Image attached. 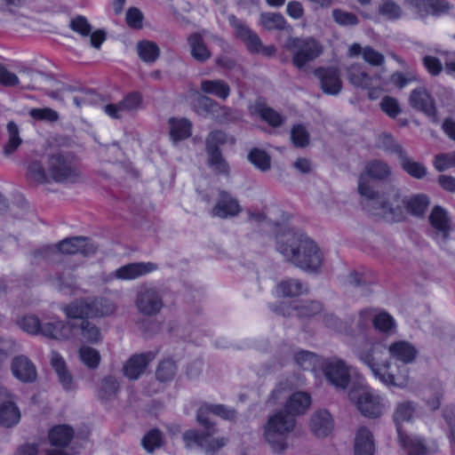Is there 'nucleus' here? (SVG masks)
I'll list each match as a JSON object with an SVG mask.
<instances>
[{"instance_id": "22", "label": "nucleus", "mask_w": 455, "mask_h": 455, "mask_svg": "<svg viewBox=\"0 0 455 455\" xmlns=\"http://www.w3.org/2000/svg\"><path fill=\"white\" fill-rule=\"evenodd\" d=\"M12 371L13 375L23 382H32L36 379L35 365L24 355H19L13 358Z\"/></svg>"}, {"instance_id": "24", "label": "nucleus", "mask_w": 455, "mask_h": 455, "mask_svg": "<svg viewBox=\"0 0 455 455\" xmlns=\"http://www.w3.org/2000/svg\"><path fill=\"white\" fill-rule=\"evenodd\" d=\"M391 357L404 364L411 363L418 355L416 347L407 341H395L388 347Z\"/></svg>"}, {"instance_id": "47", "label": "nucleus", "mask_w": 455, "mask_h": 455, "mask_svg": "<svg viewBox=\"0 0 455 455\" xmlns=\"http://www.w3.org/2000/svg\"><path fill=\"white\" fill-rule=\"evenodd\" d=\"M137 52L140 60L144 62H155L160 55V49L152 41L143 40L137 44Z\"/></svg>"}, {"instance_id": "31", "label": "nucleus", "mask_w": 455, "mask_h": 455, "mask_svg": "<svg viewBox=\"0 0 455 455\" xmlns=\"http://www.w3.org/2000/svg\"><path fill=\"white\" fill-rule=\"evenodd\" d=\"M360 54L363 55L364 61L371 66L379 67L384 64L385 57L381 52L376 51L371 46L363 48L359 44H353L348 49V55L350 57H356Z\"/></svg>"}, {"instance_id": "19", "label": "nucleus", "mask_w": 455, "mask_h": 455, "mask_svg": "<svg viewBox=\"0 0 455 455\" xmlns=\"http://www.w3.org/2000/svg\"><path fill=\"white\" fill-rule=\"evenodd\" d=\"M156 355L157 351H148L132 355L124 365V374L132 380L139 379Z\"/></svg>"}, {"instance_id": "61", "label": "nucleus", "mask_w": 455, "mask_h": 455, "mask_svg": "<svg viewBox=\"0 0 455 455\" xmlns=\"http://www.w3.org/2000/svg\"><path fill=\"white\" fill-rule=\"evenodd\" d=\"M434 166L438 172H444L455 167V150L450 153H442L435 156Z\"/></svg>"}, {"instance_id": "16", "label": "nucleus", "mask_w": 455, "mask_h": 455, "mask_svg": "<svg viewBox=\"0 0 455 455\" xmlns=\"http://www.w3.org/2000/svg\"><path fill=\"white\" fill-rule=\"evenodd\" d=\"M242 211L238 200L228 191L220 189L219 197L212 209V215L220 219H228L237 216Z\"/></svg>"}, {"instance_id": "15", "label": "nucleus", "mask_w": 455, "mask_h": 455, "mask_svg": "<svg viewBox=\"0 0 455 455\" xmlns=\"http://www.w3.org/2000/svg\"><path fill=\"white\" fill-rule=\"evenodd\" d=\"M157 269V265L153 262H133L129 263L110 273L105 279L106 282L114 279L133 280L149 274Z\"/></svg>"}, {"instance_id": "57", "label": "nucleus", "mask_w": 455, "mask_h": 455, "mask_svg": "<svg viewBox=\"0 0 455 455\" xmlns=\"http://www.w3.org/2000/svg\"><path fill=\"white\" fill-rule=\"evenodd\" d=\"M17 324L22 331L29 334L39 335L40 333L41 321L36 315H24L17 320Z\"/></svg>"}, {"instance_id": "10", "label": "nucleus", "mask_w": 455, "mask_h": 455, "mask_svg": "<svg viewBox=\"0 0 455 455\" xmlns=\"http://www.w3.org/2000/svg\"><path fill=\"white\" fill-rule=\"evenodd\" d=\"M134 305L141 315L156 316L162 311L164 305L163 293L156 286L143 284L136 292Z\"/></svg>"}, {"instance_id": "53", "label": "nucleus", "mask_w": 455, "mask_h": 455, "mask_svg": "<svg viewBox=\"0 0 455 455\" xmlns=\"http://www.w3.org/2000/svg\"><path fill=\"white\" fill-rule=\"evenodd\" d=\"M208 164L218 174H228L229 167L220 150H206Z\"/></svg>"}, {"instance_id": "21", "label": "nucleus", "mask_w": 455, "mask_h": 455, "mask_svg": "<svg viewBox=\"0 0 455 455\" xmlns=\"http://www.w3.org/2000/svg\"><path fill=\"white\" fill-rule=\"evenodd\" d=\"M70 328L59 318L41 321L40 333L47 339L63 340L69 338Z\"/></svg>"}, {"instance_id": "32", "label": "nucleus", "mask_w": 455, "mask_h": 455, "mask_svg": "<svg viewBox=\"0 0 455 455\" xmlns=\"http://www.w3.org/2000/svg\"><path fill=\"white\" fill-rule=\"evenodd\" d=\"M431 226L442 234L443 239H448L451 232L450 219L447 212L441 206L435 205L428 217Z\"/></svg>"}, {"instance_id": "30", "label": "nucleus", "mask_w": 455, "mask_h": 455, "mask_svg": "<svg viewBox=\"0 0 455 455\" xmlns=\"http://www.w3.org/2000/svg\"><path fill=\"white\" fill-rule=\"evenodd\" d=\"M308 291V287L295 278L283 280L276 286V293L283 298L298 297L301 294H307Z\"/></svg>"}, {"instance_id": "9", "label": "nucleus", "mask_w": 455, "mask_h": 455, "mask_svg": "<svg viewBox=\"0 0 455 455\" xmlns=\"http://www.w3.org/2000/svg\"><path fill=\"white\" fill-rule=\"evenodd\" d=\"M228 19L235 30V36L245 44L251 53L261 54L265 57L275 55L277 49L274 44L264 46L259 36L234 14H230Z\"/></svg>"}, {"instance_id": "48", "label": "nucleus", "mask_w": 455, "mask_h": 455, "mask_svg": "<svg viewBox=\"0 0 455 455\" xmlns=\"http://www.w3.org/2000/svg\"><path fill=\"white\" fill-rule=\"evenodd\" d=\"M170 135L175 141L188 139L191 135L192 124L188 119H170Z\"/></svg>"}, {"instance_id": "60", "label": "nucleus", "mask_w": 455, "mask_h": 455, "mask_svg": "<svg viewBox=\"0 0 455 455\" xmlns=\"http://www.w3.org/2000/svg\"><path fill=\"white\" fill-rule=\"evenodd\" d=\"M196 108L199 115L205 116L211 114L214 116L215 113L219 112L220 105L206 96H200L196 100Z\"/></svg>"}, {"instance_id": "13", "label": "nucleus", "mask_w": 455, "mask_h": 455, "mask_svg": "<svg viewBox=\"0 0 455 455\" xmlns=\"http://www.w3.org/2000/svg\"><path fill=\"white\" fill-rule=\"evenodd\" d=\"M410 106L426 115L434 123H438L435 101L425 87H418L411 91L409 97Z\"/></svg>"}, {"instance_id": "6", "label": "nucleus", "mask_w": 455, "mask_h": 455, "mask_svg": "<svg viewBox=\"0 0 455 455\" xmlns=\"http://www.w3.org/2000/svg\"><path fill=\"white\" fill-rule=\"evenodd\" d=\"M47 170L52 182L76 184L83 180L77 158L69 152H56L47 157Z\"/></svg>"}, {"instance_id": "3", "label": "nucleus", "mask_w": 455, "mask_h": 455, "mask_svg": "<svg viewBox=\"0 0 455 455\" xmlns=\"http://www.w3.org/2000/svg\"><path fill=\"white\" fill-rule=\"evenodd\" d=\"M358 193L364 197V208L371 215L387 222L405 220L404 197L395 192L389 197L375 191L363 175L359 176Z\"/></svg>"}, {"instance_id": "8", "label": "nucleus", "mask_w": 455, "mask_h": 455, "mask_svg": "<svg viewBox=\"0 0 455 455\" xmlns=\"http://www.w3.org/2000/svg\"><path fill=\"white\" fill-rule=\"evenodd\" d=\"M285 48L291 55L292 65L299 70L305 69L323 52L321 43L313 36H291L286 41Z\"/></svg>"}, {"instance_id": "42", "label": "nucleus", "mask_w": 455, "mask_h": 455, "mask_svg": "<svg viewBox=\"0 0 455 455\" xmlns=\"http://www.w3.org/2000/svg\"><path fill=\"white\" fill-rule=\"evenodd\" d=\"M70 330L79 329L82 339L87 343H98L101 339V333L96 324L87 321H82L79 324L76 323H69Z\"/></svg>"}, {"instance_id": "44", "label": "nucleus", "mask_w": 455, "mask_h": 455, "mask_svg": "<svg viewBox=\"0 0 455 455\" xmlns=\"http://www.w3.org/2000/svg\"><path fill=\"white\" fill-rule=\"evenodd\" d=\"M120 389L117 379L112 375L104 377L98 389V396L101 401H110L116 397Z\"/></svg>"}, {"instance_id": "62", "label": "nucleus", "mask_w": 455, "mask_h": 455, "mask_svg": "<svg viewBox=\"0 0 455 455\" xmlns=\"http://www.w3.org/2000/svg\"><path fill=\"white\" fill-rule=\"evenodd\" d=\"M29 116L37 121L56 122L59 120V114L50 108H31Z\"/></svg>"}, {"instance_id": "29", "label": "nucleus", "mask_w": 455, "mask_h": 455, "mask_svg": "<svg viewBox=\"0 0 455 455\" xmlns=\"http://www.w3.org/2000/svg\"><path fill=\"white\" fill-rule=\"evenodd\" d=\"M51 365L54 369L59 381L65 390H72L75 387L73 377L66 366L64 359L57 352H52Z\"/></svg>"}, {"instance_id": "14", "label": "nucleus", "mask_w": 455, "mask_h": 455, "mask_svg": "<svg viewBox=\"0 0 455 455\" xmlns=\"http://www.w3.org/2000/svg\"><path fill=\"white\" fill-rule=\"evenodd\" d=\"M57 249L60 254L73 255L82 254L84 257L93 255L97 251V246L85 236H73L60 241Z\"/></svg>"}, {"instance_id": "64", "label": "nucleus", "mask_w": 455, "mask_h": 455, "mask_svg": "<svg viewBox=\"0 0 455 455\" xmlns=\"http://www.w3.org/2000/svg\"><path fill=\"white\" fill-rule=\"evenodd\" d=\"M443 416L448 427V438L455 444V407H446Z\"/></svg>"}, {"instance_id": "5", "label": "nucleus", "mask_w": 455, "mask_h": 455, "mask_svg": "<svg viewBox=\"0 0 455 455\" xmlns=\"http://www.w3.org/2000/svg\"><path fill=\"white\" fill-rule=\"evenodd\" d=\"M115 304L103 297L76 299L63 306L62 311L68 319L87 321L89 318L104 317L113 314Z\"/></svg>"}, {"instance_id": "20", "label": "nucleus", "mask_w": 455, "mask_h": 455, "mask_svg": "<svg viewBox=\"0 0 455 455\" xmlns=\"http://www.w3.org/2000/svg\"><path fill=\"white\" fill-rule=\"evenodd\" d=\"M315 75L320 79L323 92L336 95L341 91L342 83L338 69L319 68L315 70Z\"/></svg>"}, {"instance_id": "34", "label": "nucleus", "mask_w": 455, "mask_h": 455, "mask_svg": "<svg viewBox=\"0 0 455 455\" xmlns=\"http://www.w3.org/2000/svg\"><path fill=\"white\" fill-rule=\"evenodd\" d=\"M47 167L38 160H32L27 166L26 178L27 180L36 185L49 184L52 179L49 175Z\"/></svg>"}, {"instance_id": "46", "label": "nucleus", "mask_w": 455, "mask_h": 455, "mask_svg": "<svg viewBox=\"0 0 455 455\" xmlns=\"http://www.w3.org/2000/svg\"><path fill=\"white\" fill-rule=\"evenodd\" d=\"M200 87L204 93L213 94L222 100H226L230 94V87L223 80H204Z\"/></svg>"}, {"instance_id": "40", "label": "nucleus", "mask_w": 455, "mask_h": 455, "mask_svg": "<svg viewBox=\"0 0 455 455\" xmlns=\"http://www.w3.org/2000/svg\"><path fill=\"white\" fill-rule=\"evenodd\" d=\"M7 141L4 145L3 153L5 156H12L22 144L23 140L20 135V128L13 121L6 124Z\"/></svg>"}, {"instance_id": "36", "label": "nucleus", "mask_w": 455, "mask_h": 455, "mask_svg": "<svg viewBox=\"0 0 455 455\" xmlns=\"http://www.w3.org/2000/svg\"><path fill=\"white\" fill-rule=\"evenodd\" d=\"M397 434L400 446L408 455H425L427 453V447L419 437L408 435L403 431Z\"/></svg>"}, {"instance_id": "25", "label": "nucleus", "mask_w": 455, "mask_h": 455, "mask_svg": "<svg viewBox=\"0 0 455 455\" xmlns=\"http://www.w3.org/2000/svg\"><path fill=\"white\" fill-rule=\"evenodd\" d=\"M375 447L372 433L365 427H361L355 437V455H374Z\"/></svg>"}, {"instance_id": "2", "label": "nucleus", "mask_w": 455, "mask_h": 455, "mask_svg": "<svg viewBox=\"0 0 455 455\" xmlns=\"http://www.w3.org/2000/svg\"><path fill=\"white\" fill-rule=\"evenodd\" d=\"M210 412L228 420H233L236 416L234 409L228 408L223 404H204L197 411L196 420L205 428V431L199 433L196 430H188L184 433L183 438L188 443V446L193 442L204 449L207 454H213L225 446L228 440L225 437H212L217 429L208 417Z\"/></svg>"}, {"instance_id": "49", "label": "nucleus", "mask_w": 455, "mask_h": 455, "mask_svg": "<svg viewBox=\"0 0 455 455\" xmlns=\"http://www.w3.org/2000/svg\"><path fill=\"white\" fill-rule=\"evenodd\" d=\"M247 158L261 172H267L271 168V156L263 149L258 148L251 149Z\"/></svg>"}, {"instance_id": "7", "label": "nucleus", "mask_w": 455, "mask_h": 455, "mask_svg": "<svg viewBox=\"0 0 455 455\" xmlns=\"http://www.w3.org/2000/svg\"><path fill=\"white\" fill-rule=\"evenodd\" d=\"M295 424V418L286 411H279L269 417L264 427V437L275 452H283L287 448L286 438Z\"/></svg>"}, {"instance_id": "38", "label": "nucleus", "mask_w": 455, "mask_h": 455, "mask_svg": "<svg viewBox=\"0 0 455 455\" xmlns=\"http://www.w3.org/2000/svg\"><path fill=\"white\" fill-rule=\"evenodd\" d=\"M294 310L298 317L309 319L323 312L324 306L320 300L306 299L295 304Z\"/></svg>"}, {"instance_id": "37", "label": "nucleus", "mask_w": 455, "mask_h": 455, "mask_svg": "<svg viewBox=\"0 0 455 455\" xmlns=\"http://www.w3.org/2000/svg\"><path fill=\"white\" fill-rule=\"evenodd\" d=\"M365 178L370 177L377 180H387L392 176V169L390 165L381 160H372L367 163L364 173ZM368 180V179H366Z\"/></svg>"}, {"instance_id": "26", "label": "nucleus", "mask_w": 455, "mask_h": 455, "mask_svg": "<svg viewBox=\"0 0 455 455\" xmlns=\"http://www.w3.org/2000/svg\"><path fill=\"white\" fill-rule=\"evenodd\" d=\"M191 56L198 62L204 63L212 57V52L201 33L194 32L188 37Z\"/></svg>"}, {"instance_id": "27", "label": "nucleus", "mask_w": 455, "mask_h": 455, "mask_svg": "<svg viewBox=\"0 0 455 455\" xmlns=\"http://www.w3.org/2000/svg\"><path fill=\"white\" fill-rule=\"evenodd\" d=\"M311 396L308 393L298 391L289 395L285 403V411L294 418L304 414L311 405Z\"/></svg>"}, {"instance_id": "39", "label": "nucleus", "mask_w": 455, "mask_h": 455, "mask_svg": "<svg viewBox=\"0 0 455 455\" xmlns=\"http://www.w3.org/2000/svg\"><path fill=\"white\" fill-rule=\"evenodd\" d=\"M416 410V404L411 401L399 403L393 413V420L395 424L396 431H403L402 423L411 421Z\"/></svg>"}, {"instance_id": "35", "label": "nucleus", "mask_w": 455, "mask_h": 455, "mask_svg": "<svg viewBox=\"0 0 455 455\" xmlns=\"http://www.w3.org/2000/svg\"><path fill=\"white\" fill-rule=\"evenodd\" d=\"M348 81L355 87L367 89L371 86L372 78L363 64L355 63L347 69Z\"/></svg>"}, {"instance_id": "18", "label": "nucleus", "mask_w": 455, "mask_h": 455, "mask_svg": "<svg viewBox=\"0 0 455 455\" xmlns=\"http://www.w3.org/2000/svg\"><path fill=\"white\" fill-rule=\"evenodd\" d=\"M142 103V96L138 92H132L126 95L117 104H108L104 107L106 114L110 117L119 119L123 113L137 110Z\"/></svg>"}, {"instance_id": "55", "label": "nucleus", "mask_w": 455, "mask_h": 455, "mask_svg": "<svg viewBox=\"0 0 455 455\" xmlns=\"http://www.w3.org/2000/svg\"><path fill=\"white\" fill-rule=\"evenodd\" d=\"M75 275L70 271L56 272L52 283L60 291L70 290L75 286Z\"/></svg>"}, {"instance_id": "4", "label": "nucleus", "mask_w": 455, "mask_h": 455, "mask_svg": "<svg viewBox=\"0 0 455 455\" xmlns=\"http://www.w3.org/2000/svg\"><path fill=\"white\" fill-rule=\"evenodd\" d=\"M355 353L358 358L365 363L371 371L375 378L379 379L387 386L404 387L409 378L408 370L403 367L398 373L390 371L391 363L385 362L379 363L376 355L379 347L371 345L368 348L355 347Z\"/></svg>"}, {"instance_id": "58", "label": "nucleus", "mask_w": 455, "mask_h": 455, "mask_svg": "<svg viewBox=\"0 0 455 455\" xmlns=\"http://www.w3.org/2000/svg\"><path fill=\"white\" fill-rule=\"evenodd\" d=\"M79 355L82 362L91 369L97 368L100 362V353L91 347H82L79 350Z\"/></svg>"}, {"instance_id": "41", "label": "nucleus", "mask_w": 455, "mask_h": 455, "mask_svg": "<svg viewBox=\"0 0 455 455\" xmlns=\"http://www.w3.org/2000/svg\"><path fill=\"white\" fill-rule=\"evenodd\" d=\"M74 429L68 425H59L49 432V440L52 445L66 447L74 437Z\"/></svg>"}, {"instance_id": "51", "label": "nucleus", "mask_w": 455, "mask_h": 455, "mask_svg": "<svg viewBox=\"0 0 455 455\" xmlns=\"http://www.w3.org/2000/svg\"><path fill=\"white\" fill-rule=\"evenodd\" d=\"M260 23L267 30H283L286 20L281 13L267 12L260 15Z\"/></svg>"}, {"instance_id": "28", "label": "nucleus", "mask_w": 455, "mask_h": 455, "mask_svg": "<svg viewBox=\"0 0 455 455\" xmlns=\"http://www.w3.org/2000/svg\"><path fill=\"white\" fill-rule=\"evenodd\" d=\"M398 161L401 169L415 180H423L427 174V168L426 165L422 162L415 161L413 157L410 156L408 151H405L398 158Z\"/></svg>"}, {"instance_id": "52", "label": "nucleus", "mask_w": 455, "mask_h": 455, "mask_svg": "<svg viewBox=\"0 0 455 455\" xmlns=\"http://www.w3.org/2000/svg\"><path fill=\"white\" fill-rule=\"evenodd\" d=\"M73 101L77 108H82L87 105L99 104L102 101V98L94 91L80 88L78 94L74 97Z\"/></svg>"}, {"instance_id": "45", "label": "nucleus", "mask_w": 455, "mask_h": 455, "mask_svg": "<svg viewBox=\"0 0 455 455\" xmlns=\"http://www.w3.org/2000/svg\"><path fill=\"white\" fill-rule=\"evenodd\" d=\"M254 109L262 120L273 127H279L283 123V116L275 109L267 107L265 102L261 100L255 102Z\"/></svg>"}, {"instance_id": "1", "label": "nucleus", "mask_w": 455, "mask_h": 455, "mask_svg": "<svg viewBox=\"0 0 455 455\" xmlns=\"http://www.w3.org/2000/svg\"><path fill=\"white\" fill-rule=\"evenodd\" d=\"M276 251L285 260L309 274H318L323 265V254L310 237L288 229L276 235Z\"/></svg>"}, {"instance_id": "63", "label": "nucleus", "mask_w": 455, "mask_h": 455, "mask_svg": "<svg viewBox=\"0 0 455 455\" xmlns=\"http://www.w3.org/2000/svg\"><path fill=\"white\" fill-rule=\"evenodd\" d=\"M69 28L82 36H88L92 32V26L88 20L82 15H77L70 20Z\"/></svg>"}, {"instance_id": "50", "label": "nucleus", "mask_w": 455, "mask_h": 455, "mask_svg": "<svg viewBox=\"0 0 455 455\" xmlns=\"http://www.w3.org/2000/svg\"><path fill=\"white\" fill-rule=\"evenodd\" d=\"M177 365L176 363L171 359L166 358L162 360L156 370V378L160 382H168L174 379L176 375Z\"/></svg>"}, {"instance_id": "59", "label": "nucleus", "mask_w": 455, "mask_h": 455, "mask_svg": "<svg viewBox=\"0 0 455 455\" xmlns=\"http://www.w3.org/2000/svg\"><path fill=\"white\" fill-rule=\"evenodd\" d=\"M291 139L297 148H305L309 144V133L302 124H296L291 128Z\"/></svg>"}, {"instance_id": "17", "label": "nucleus", "mask_w": 455, "mask_h": 455, "mask_svg": "<svg viewBox=\"0 0 455 455\" xmlns=\"http://www.w3.org/2000/svg\"><path fill=\"white\" fill-rule=\"evenodd\" d=\"M411 5L421 17L439 16L447 13L452 5L447 0H403Z\"/></svg>"}, {"instance_id": "23", "label": "nucleus", "mask_w": 455, "mask_h": 455, "mask_svg": "<svg viewBox=\"0 0 455 455\" xmlns=\"http://www.w3.org/2000/svg\"><path fill=\"white\" fill-rule=\"evenodd\" d=\"M310 428L317 437L327 436L333 429V420L331 414L325 410L315 412L311 417Z\"/></svg>"}, {"instance_id": "33", "label": "nucleus", "mask_w": 455, "mask_h": 455, "mask_svg": "<svg viewBox=\"0 0 455 455\" xmlns=\"http://www.w3.org/2000/svg\"><path fill=\"white\" fill-rule=\"evenodd\" d=\"M405 214L410 213L416 218H423L430 204L429 197L425 194L404 197Z\"/></svg>"}, {"instance_id": "56", "label": "nucleus", "mask_w": 455, "mask_h": 455, "mask_svg": "<svg viewBox=\"0 0 455 455\" xmlns=\"http://www.w3.org/2000/svg\"><path fill=\"white\" fill-rule=\"evenodd\" d=\"M373 327L380 332L387 333L395 327L394 318L385 311H377L373 317Z\"/></svg>"}, {"instance_id": "54", "label": "nucleus", "mask_w": 455, "mask_h": 455, "mask_svg": "<svg viewBox=\"0 0 455 455\" xmlns=\"http://www.w3.org/2000/svg\"><path fill=\"white\" fill-rule=\"evenodd\" d=\"M379 145L381 148L387 153L395 154L399 158L406 150L403 148V146L397 143L392 135L387 133H383L379 138Z\"/></svg>"}, {"instance_id": "43", "label": "nucleus", "mask_w": 455, "mask_h": 455, "mask_svg": "<svg viewBox=\"0 0 455 455\" xmlns=\"http://www.w3.org/2000/svg\"><path fill=\"white\" fill-rule=\"evenodd\" d=\"M20 419L19 408L13 402H4L0 404V425L11 427L16 425Z\"/></svg>"}, {"instance_id": "12", "label": "nucleus", "mask_w": 455, "mask_h": 455, "mask_svg": "<svg viewBox=\"0 0 455 455\" xmlns=\"http://www.w3.org/2000/svg\"><path fill=\"white\" fill-rule=\"evenodd\" d=\"M348 396L364 417L376 419L381 416L383 405L379 395L364 390H352Z\"/></svg>"}, {"instance_id": "11", "label": "nucleus", "mask_w": 455, "mask_h": 455, "mask_svg": "<svg viewBox=\"0 0 455 455\" xmlns=\"http://www.w3.org/2000/svg\"><path fill=\"white\" fill-rule=\"evenodd\" d=\"M323 374L328 382L338 390H346L350 383V369L347 363L333 357L323 363Z\"/></svg>"}]
</instances>
